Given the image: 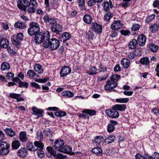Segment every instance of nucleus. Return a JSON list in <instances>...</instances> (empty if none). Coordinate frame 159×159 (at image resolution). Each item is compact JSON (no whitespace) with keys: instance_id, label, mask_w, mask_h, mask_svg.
<instances>
[{"instance_id":"obj_1","label":"nucleus","mask_w":159,"mask_h":159,"mask_svg":"<svg viewBox=\"0 0 159 159\" xmlns=\"http://www.w3.org/2000/svg\"><path fill=\"white\" fill-rule=\"evenodd\" d=\"M59 40L55 39H48L47 40H44L43 42V46L46 48L49 47L52 50L57 49L60 45Z\"/></svg>"},{"instance_id":"obj_2","label":"nucleus","mask_w":159,"mask_h":159,"mask_svg":"<svg viewBox=\"0 0 159 159\" xmlns=\"http://www.w3.org/2000/svg\"><path fill=\"white\" fill-rule=\"evenodd\" d=\"M49 38V33L48 31L43 34L38 33L35 35L34 40L37 44L41 43L44 40H47Z\"/></svg>"},{"instance_id":"obj_3","label":"nucleus","mask_w":159,"mask_h":159,"mask_svg":"<svg viewBox=\"0 0 159 159\" xmlns=\"http://www.w3.org/2000/svg\"><path fill=\"white\" fill-rule=\"evenodd\" d=\"M30 26L28 30V33L29 35L32 36L39 32L40 27L37 22H32L30 24Z\"/></svg>"},{"instance_id":"obj_4","label":"nucleus","mask_w":159,"mask_h":159,"mask_svg":"<svg viewBox=\"0 0 159 159\" xmlns=\"http://www.w3.org/2000/svg\"><path fill=\"white\" fill-rule=\"evenodd\" d=\"M117 85V83L116 81L112 80H109L107 82V84L104 86L105 89L108 91V92H111L112 89L116 87Z\"/></svg>"},{"instance_id":"obj_5","label":"nucleus","mask_w":159,"mask_h":159,"mask_svg":"<svg viewBox=\"0 0 159 159\" xmlns=\"http://www.w3.org/2000/svg\"><path fill=\"white\" fill-rule=\"evenodd\" d=\"M29 1L26 0H20L18 2L17 6L20 10L26 11V8L29 7Z\"/></svg>"},{"instance_id":"obj_6","label":"nucleus","mask_w":159,"mask_h":159,"mask_svg":"<svg viewBox=\"0 0 159 159\" xmlns=\"http://www.w3.org/2000/svg\"><path fill=\"white\" fill-rule=\"evenodd\" d=\"M105 112L109 116L112 118H117L119 116V112L114 108L111 110H106Z\"/></svg>"},{"instance_id":"obj_7","label":"nucleus","mask_w":159,"mask_h":159,"mask_svg":"<svg viewBox=\"0 0 159 159\" xmlns=\"http://www.w3.org/2000/svg\"><path fill=\"white\" fill-rule=\"evenodd\" d=\"M64 141L61 140L56 141L54 142V146L55 149L58 151L60 152L61 150L64 146Z\"/></svg>"},{"instance_id":"obj_8","label":"nucleus","mask_w":159,"mask_h":159,"mask_svg":"<svg viewBox=\"0 0 159 159\" xmlns=\"http://www.w3.org/2000/svg\"><path fill=\"white\" fill-rule=\"evenodd\" d=\"M43 20L45 23H49L51 25V26H52L57 23L56 20L54 18L50 17L48 15L45 16L43 18Z\"/></svg>"},{"instance_id":"obj_9","label":"nucleus","mask_w":159,"mask_h":159,"mask_svg":"<svg viewBox=\"0 0 159 159\" xmlns=\"http://www.w3.org/2000/svg\"><path fill=\"white\" fill-rule=\"evenodd\" d=\"M71 70L67 66H65L61 69L60 72V75L61 77H64L70 74Z\"/></svg>"},{"instance_id":"obj_10","label":"nucleus","mask_w":159,"mask_h":159,"mask_svg":"<svg viewBox=\"0 0 159 159\" xmlns=\"http://www.w3.org/2000/svg\"><path fill=\"white\" fill-rule=\"evenodd\" d=\"M141 50L139 48L135 49V52L133 51L128 55L129 58L131 59H134L135 56H140L142 55Z\"/></svg>"},{"instance_id":"obj_11","label":"nucleus","mask_w":159,"mask_h":159,"mask_svg":"<svg viewBox=\"0 0 159 159\" xmlns=\"http://www.w3.org/2000/svg\"><path fill=\"white\" fill-rule=\"evenodd\" d=\"M92 29L93 30L98 33L101 34L102 33V26L96 23H92Z\"/></svg>"},{"instance_id":"obj_12","label":"nucleus","mask_w":159,"mask_h":159,"mask_svg":"<svg viewBox=\"0 0 159 159\" xmlns=\"http://www.w3.org/2000/svg\"><path fill=\"white\" fill-rule=\"evenodd\" d=\"M122 24L120 20L115 21L111 26V28L113 30H118L122 27Z\"/></svg>"},{"instance_id":"obj_13","label":"nucleus","mask_w":159,"mask_h":159,"mask_svg":"<svg viewBox=\"0 0 159 159\" xmlns=\"http://www.w3.org/2000/svg\"><path fill=\"white\" fill-rule=\"evenodd\" d=\"M50 29L52 31L57 33L62 31V26L57 23L52 26H51Z\"/></svg>"},{"instance_id":"obj_14","label":"nucleus","mask_w":159,"mask_h":159,"mask_svg":"<svg viewBox=\"0 0 159 159\" xmlns=\"http://www.w3.org/2000/svg\"><path fill=\"white\" fill-rule=\"evenodd\" d=\"M60 152L70 154L71 155L75 154L74 152H72L71 148L67 145H64L62 148Z\"/></svg>"},{"instance_id":"obj_15","label":"nucleus","mask_w":159,"mask_h":159,"mask_svg":"<svg viewBox=\"0 0 159 159\" xmlns=\"http://www.w3.org/2000/svg\"><path fill=\"white\" fill-rule=\"evenodd\" d=\"M146 40L145 36L143 34H141L138 37L137 42L140 46H143L145 44Z\"/></svg>"},{"instance_id":"obj_16","label":"nucleus","mask_w":159,"mask_h":159,"mask_svg":"<svg viewBox=\"0 0 159 159\" xmlns=\"http://www.w3.org/2000/svg\"><path fill=\"white\" fill-rule=\"evenodd\" d=\"M20 96L21 95L19 94L11 93L10 94V97L12 98L16 99L17 102L23 101L24 100V99L22 97L19 98Z\"/></svg>"},{"instance_id":"obj_17","label":"nucleus","mask_w":159,"mask_h":159,"mask_svg":"<svg viewBox=\"0 0 159 159\" xmlns=\"http://www.w3.org/2000/svg\"><path fill=\"white\" fill-rule=\"evenodd\" d=\"M104 10L107 12L109 11V7L111 8H112L113 7L112 5V1H105L104 3Z\"/></svg>"},{"instance_id":"obj_18","label":"nucleus","mask_w":159,"mask_h":159,"mask_svg":"<svg viewBox=\"0 0 159 159\" xmlns=\"http://www.w3.org/2000/svg\"><path fill=\"white\" fill-rule=\"evenodd\" d=\"M116 139L114 135H111L107 137L104 140V142L105 143H110L113 142Z\"/></svg>"},{"instance_id":"obj_19","label":"nucleus","mask_w":159,"mask_h":159,"mask_svg":"<svg viewBox=\"0 0 159 159\" xmlns=\"http://www.w3.org/2000/svg\"><path fill=\"white\" fill-rule=\"evenodd\" d=\"M32 110L34 112V114L38 116V118L42 116V114L43 112V110L38 109L35 107H33Z\"/></svg>"},{"instance_id":"obj_20","label":"nucleus","mask_w":159,"mask_h":159,"mask_svg":"<svg viewBox=\"0 0 159 159\" xmlns=\"http://www.w3.org/2000/svg\"><path fill=\"white\" fill-rule=\"evenodd\" d=\"M159 28V24L154 23L150 26L149 30L153 33H155L157 31Z\"/></svg>"},{"instance_id":"obj_21","label":"nucleus","mask_w":159,"mask_h":159,"mask_svg":"<svg viewBox=\"0 0 159 159\" xmlns=\"http://www.w3.org/2000/svg\"><path fill=\"white\" fill-rule=\"evenodd\" d=\"M17 154L20 157H24L27 155V151L25 148H21L18 150Z\"/></svg>"},{"instance_id":"obj_22","label":"nucleus","mask_w":159,"mask_h":159,"mask_svg":"<svg viewBox=\"0 0 159 159\" xmlns=\"http://www.w3.org/2000/svg\"><path fill=\"white\" fill-rule=\"evenodd\" d=\"M19 138L20 141L23 142H26L28 140L26 132H21L20 133Z\"/></svg>"},{"instance_id":"obj_23","label":"nucleus","mask_w":159,"mask_h":159,"mask_svg":"<svg viewBox=\"0 0 159 159\" xmlns=\"http://www.w3.org/2000/svg\"><path fill=\"white\" fill-rule=\"evenodd\" d=\"M138 43L136 39H133L129 44V48L131 49H133L137 47Z\"/></svg>"},{"instance_id":"obj_24","label":"nucleus","mask_w":159,"mask_h":159,"mask_svg":"<svg viewBox=\"0 0 159 159\" xmlns=\"http://www.w3.org/2000/svg\"><path fill=\"white\" fill-rule=\"evenodd\" d=\"M113 108L116 110H118L121 111H125L126 108V105L125 104H116L114 106Z\"/></svg>"},{"instance_id":"obj_25","label":"nucleus","mask_w":159,"mask_h":159,"mask_svg":"<svg viewBox=\"0 0 159 159\" xmlns=\"http://www.w3.org/2000/svg\"><path fill=\"white\" fill-rule=\"evenodd\" d=\"M97 69L96 67H91L90 68L89 70L86 71V73L91 75H96L97 73Z\"/></svg>"},{"instance_id":"obj_26","label":"nucleus","mask_w":159,"mask_h":159,"mask_svg":"<svg viewBox=\"0 0 159 159\" xmlns=\"http://www.w3.org/2000/svg\"><path fill=\"white\" fill-rule=\"evenodd\" d=\"M92 152L94 154L99 156H101L102 152V149L99 147H98L94 148L92 149Z\"/></svg>"},{"instance_id":"obj_27","label":"nucleus","mask_w":159,"mask_h":159,"mask_svg":"<svg viewBox=\"0 0 159 159\" xmlns=\"http://www.w3.org/2000/svg\"><path fill=\"white\" fill-rule=\"evenodd\" d=\"M103 139L102 136H98L96 137L93 143L96 146L99 145L103 141Z\"/></svg>"},{"instance_id":"obj_28","label":"nucleus","mask_w":159,"mask_h":159,"mask_svg":"<svg viewBox=\"0 0 159 159\" xmlns=\"http://www.w3.org/2000/svg\"><path fill=\"white\" fill-rule=\"evenodd\" d=\"M61 95L67 98H70L74 96V94L73 92L67 90L62 92L61 93Z\"/></svg>"},{"instance_id":"obj_29","label":"nucleus","mask_w":159,"mask_h":159,"mask_svg":"<svg viewBox=\"0 0 159 159\" xmlns=\"http://www.w3.org/2000/svg\"><path fill=\"white\" fill-rule=\"evenodd\" d=\"M12 43L16 45L20 44V41L18 39L16 35H13L11 37Z\"/></svg>"},{"instance_id":"obj_30","label":"nucleus","mask_w":159,"mask_h":159,"mask_svg":"<svg viewBox=\"0 0 159 159\" xmlns=\"http://www.w3.org/2000/svg\"><path fill=\"white\" fill-rule=\"evenodd\" d=\"M34 69L36 72L39 74H42L43 73V70L42 66L39 64H37L35 65Z\"/></svg>"},{"instance_id":"obj_31","label":"nucleus","mask_w":159,"mask_h":159,"mask_svg":"<svg viewBox=\"0 0 159 159\" xmlns=\"http://www.w3.org/2000/svg\"><path fill=\"white\" fill-rule=\"evenodd\" d=\"M1 68L2 70H8L10 68V66L9 63L4 62L1 64Z\"/></svg>"},{"instance_id":"obj_32","label":"nucleus","mask_w":159,"mask_h":159,"mask_svg":"<svg viewBox=\"0 0 159 159\" xmlns=\"http://www.w3.org/2000/svg\"><path fill=\"white\" fill-rule=\"evenodd\" d=\"M83 20L84 22L87 24H90L92 22V17L88 14L85 15L83 17Z\"/></svg>"},{"instance_id":"obj_33","label":"nucleus","mask_w":159,"mask_h":159,"mask_svg":"<svg viewBox=\"0 0 159 159\" xmlns=\"http://www.w3.org/2000/svg\"><path fill=\"white\" fill-rule=\"evenodd\" d=\"M47 150L51 155L53 156L54 157H56L57 154L56 151L54 150L53 148L48 146L47 148Z\"/></svg>"},{"instance_id":"obj_34","label":"nucleus","mask_w":159,"mask_h":159,"mask_svg":"<svg viewBox=\"0 0 159 159\" xmlns=\"http://www.w3.org/2000/svg\"><path fill=\"white\" fill-rule=\"evenodd\" d=\"M130 61L127 58H123L121 61V63L125 68H127L129 65Z\"/></svg>"},{"instance_id":"obj_35","label":"nucleus","mask_w":159,"mask_h":159,"mask_svg":"<svg viewBox=\"0 0 159 159\" xmlns=\"http://www.w3.org/2000/svg\"><path fill=\"white\" fill-rule=\"evenodd\" d=\"M142 64L148 65L149 64V60L147 57H144L141 58L139 61Z\"/></svg>"},{"instance_id":"obj_36","label":"nucleus","mask_w":159,"mask_h":159,"mask_svg":"<svg viewBox=\"0 0 159 159\" xmlns=\"http://www.w3.org/2000/svg\"><path fill=\"white\" fill-rule=\"evenodd\" d=\"M26 148L27 150L30 151H35L37 150V149H35L34 148V146L33 143L28 142L26 144Z\"/></svg>"},{"instance_id":"obj_37","label":"nucleus","mask_w":159,"mask_h":159,"mask_svg":"<svg viewBox=\"0 0 159 159\" xmlns=\"http://www.w3.org/2000/svg\"><path fill=\"white\" fill-rule=\"evenodd\" d=\"M9 42L8 40L6 39L3 38L1 41L0 45L2 48H7L9 45Z\"/></svg>"},{"instance_id":"obj_38","label":"nucleus","mask_w":159,"mask_h":159,"mask_svg":"<svg viewBox=\"0 0 159 159\" xmlns=\"http://www.w3.org/2000/svg\"><path fill=\"white\" fill-rule=\"evenodd\" d=\"M6 133L10 137H13L15 135V133L11 128H6L5 130Z\"/></svg>"},{"instance_id":"obj_39","label":"nucleus","mask_w":159,"mask_h":159,"mask_svg":"<svg viewBox=\"0 0 159 159\" xmlns=\"http://www.w3.org/2000/svg\"><path fill=\"white\" fill-rule=\"evenodd\" d=\"M14 26L15 27L19 29H23L25 27V25L24 23L20 21L16 22L14 25Z\"/></svg>"},{"instance_id":"obj_40","label":"nucleus","mask_w":159,"mask_h":159,"mask_svg":"<svg viewBox=\"0 0 159 159\" xmlns=\"http://www.w3.org/2000/svg\"><path fill=\"white\" fill-rule=\"evenodd\" d=\"M82 112V113H86L91 116H93L96 113V111L95 110L87 109H84Z\"/></svg>"},{"instance_id":"obj_41","label":"nucleus","mask_w":159,"mask_h":159,"mask_svg":"<svg viewBox=\"0 0 159 159\" xmlns=\"http://www.w3.org/2000/svg\"><path fill=\"white\" fill-rule=\"evenodd\" d=\"M71 37V35L67 32L63 33L62 34V38L64 42L69 40Z\"/></svg>"},{"instance_id":"obj_42","label":"nucleus","mask_w":159,"mask_h":159,"mask_svg":"<svg viewBox=\"0 0 159 159\" xmlns=\"http://www.w3.org/2000/svg\"><path fill=\"white\" fill-rule=\"evenodd\" d=\"M34 144L36 147L39 148V149H43L44 145L41 141H35L34 143Z\"/></svg>"},{"instance_id":"obj_43","label":"nucleus","mask_w":159,"mask_h":159,"mask_svg":"<svg viewBox=\"0 0 159 159\" xmlns=\"http://www.w3.org/2000/svg\"><path fill=\"white\" fill-rule=\"evenodd\" d=\"M20 145V143L19 141L15 140L12 142V148L15 149L18 148Z\"/></svg>"},{"instance_id":"obj_44","label":"nucleus","mask_w":159,"mask_h":159,"mask_svg":"<svg viewBox=\"0 0 159 159\" xmlns=\"http://www.w3.org/2000/svg\"><path fill=\"white\" fill-rule=\"evenodd\" d=\"M112 17V13L110 12H108L104 16V20L106 21H109Z\"/></svg>"},{"instance_id":"obj_45","label":"nucleus","mask_w":159,"mask_h":159,"mask_svg":"<svg viewBox=\"0 0 159 159\" xmlns=\"http://www.w3.org/2000/svg\"><path fill=\"white\" fill-rule=\"evenodd\" d=\"M0 146L2 148H8L10 147V145L6 142L2 141L1 142Z\"/></svg>"},{"instance_id":"obj_46","label":"nucleus","mask_w":159,"mask_h":159,"mask_svg":"<svg viewBox=\"0 0 159 159\" xmlns=\"http://www.w3.org/2000/svg\"><path fill=\"white\" fill-rule=\"evenodd\" d=\"M149 48L153 52H157L158 49V47L157 46L153 44H151L149 45Z\"/></svg>"},{"instance_id":"obj_47","label":"nucleus","mask_w":159,"mask_h":159,"mask_svg":"<svg viewBox=\"0 0 159 159\" xmlns=\"http://www.w3.org/2000/svg\"><path fill=\"white\" fill-rule=\"evenodd\" d=\"M129 101L128 98H118L116 99V102H117L120 103H127Z\"/></svg>"},{"instance_id":"obj_48","label":"nucleus","mask_w":159,"mask_h":159,"mask_svg":"<svg viewBox=\"0 0 159 159\" xmlns=\"http://www.w3.org/2000/svg\"><path fill=\"white\" fill-rule=\"evenodd\" d=\"M115 129L114 125L112 124H108L107 127V131L109 133H111Z\"/></svg>"},{"instance_id":"obj_49","label":"nucleus","mask_w":159,"mask_h":159,"mask_svg":"<svg viewBox=\"0 0 159 159\" xmlns=\"http://www.w3.org/2000/svg\"><path fill=\"white\" fill-rule=\"evenodd\" d=\"M44 132L47 136L51 137L52 135V131L49 129H44Z\"/></svg>"},{"instance_id":"obj_50","label":"nucleus","mask_w":159,"mask_h":159,"mask_svg":"<svg viewBox=\"0 0 159 159\" xmlns=\"http://www.w3.org/2000/svg\"><path fill=\"white\" fill-rule=\"evenodd\" d=\"M55 115L56 116L61 117L66 116V113L64 111H59L55 112Z\"/></svg>"},{"instance_id":"obj_51","label":"nucleus","mask_w":159,"mask_h":159,"mask_svg":"<svg viewBox=\"0 0 159 159\" xmlns=\"http://www.w3.org/2000/svg\"><path fill=\"white\" fill-rule=\"evenodd\" d=\"M36 8L33 7H30L26 8V11L29 13H34L35 12Z\"/></svg>"},{"instance_id":"obj_52","label":"nucleus","mask_w":159,"mask_h":159,"mask_svg":"<svg viewBox=\"0 0 159 159\" xmlns=\"http://www.w3.org/2000/svg\"><path fill=\"white\" fill-rule=\"evenodd\" d=\"M19 86L20 87H24L27 88L28 86V84L26 82H23L21 81H20L19 82Z\"/></svg>"},{"instance_id":"obj_53","label":"nucleus","mask_w":159,"mask_h":159,"mask_svg":"<svg viewBox=\"0 0 159 159\" xmlns=\"http://www.w3.org/2000/svg\"><path fill=\"white\" fill-rule=\"evenodd\" d=\"M120 78V76L118 74H114L112 75V77L111 78V80H112L116 82Z\"/></svg>"},{"instance_id":"obj_54","label":"nucleus","mask_w":159,"mask_h":159,"mask_svg":"<svg viewBox=\"0 0 159 159\" xmlns=\"http://www.w3.org/2000/svg\"><path fill=\"white\" fill-rule=\"evenodd\" d=\"M29 7L31 5L35 7H38V4L37 2L34 0H30V2H29Z\"/></svg>"},{"instance_id":"obj_55","label":"nucleus","mask_w":159,"mask_h":159,"mask_svg":"<svg viewBox=\"0 0 159 159\" xmlns=\"http://www.w3.org/2000/svg\"><path fill=\"white\" fill-rule=\"evenodd\" d=\"M56 158L57 159H67V156L59 153L57 154Z\"/></svg>"},{"instance_id":"obj_56","label":"nucleus","mask_w":159,"mask_h":159,"mask_svg":"<svg viewBox=\"0 0 159 159\" xmlns=\"http://www.w3.org/2000/svg\"><path fill=\"white\" fill-rule=\"evenodd\" d=\"M43 149H39L37 152L38 156L40 158H42L44 157V153Z\"/></svg>"},{"instance_id":"obj_57","label":"nucleus","mask_w":159,"mask_h":159,"mask_svg":"<svg viewBox=\"0 0 159 159\" xmlns=\"http://www.w3.org/2000/svg\"><path fill=\"white\" fill-rule=\"evenodd\" d=\"M34 71L33 70H29L27 73V75L29 78H33Z\"/></svg>"},{"instance_id":"obj_58","label":"nucleus","mask_w":159,"mask_h":159,"mask_svg":"<svg viewBox=\"0 0 159 159\" xmlns=\"http://www.w3.org/2000/svg\"><path fill=\"white\" fill-rule=\"evenodd\" d=\"M86 35L89 39H92L94 37L93 33L89 30L86 33Z\"/></svg>"},{"instance_id":"obj_59","label":"nucleus","mask_w":159,"mask_h":159,"mask_svg":"<svg viewBox=\"0 0 159 159\" xmlns=\"http://www.w3.org/2000/svg\"><path fill=\"white\" fill-rule=\"evenodd\" d=\"M155 15H152L149 16L146 19V21L147 23H148L151 22L152 20L155 18Z\"/></svg>"},{"instance_id":"obj_60","label":"nucleus","mask_w":159,"mask_h":159,"mask_svg":"<svg viewBox=\"0 0 159 159\" xmlns=\"http://www.w3.org/2000/svg\"><path fill=\"white\" fill-rule=\"evenodd\" d=\"M130 4L127 2H122L120 4V5L122 8H126L129 6Z\"/></svg>"},{"instance_id":"obj_61","label":"nucleus","mask_w":159,"mask_h":159,"mask_svg":"<svg viewBox=\"0 0 159 159\" xmlns=\"http://www.w3.org/2000/svg\"><path fill=\"white\" fill-rule=\"evenodd\" d=\"M110 32L111 33L109 35L112 38H115L117 34V32L115 30H111Z\"/></svg>"},{"instance_id":"obj_62","label":"nucleus","mask_w":159,"mask_h":159,"mask_svg":"<svg viewBox=\"0 0 159 159\" xmlns=\"http://www.w3.org/2000/svg\"><path fill=\"white\" fill-rule=\"evenodd\" d=\"M140 27V25L139 24L134 25L131 28V30L133 31L137 30Z\"/></svg>"},{"instance_id":"obj_63","label":"nucleus","mask_w":159,"mask_h":159,"mask_svg":"<svg viewBox=\"0 0 159 159\" xmlns=\"http://www.w3.org/2000/svg\"><path fill=\"white\" fill-rule=\"evenodd\" d=\"M151 111L155 115L157 116L159 114V110L157 108H153L152 109Z\"/></svg>"},{"instance_id":"obj_64","label":"nucleus","mask_w":159,"mask_h":159,"mask_svg":"<svg viewBox=\"0 0 159 159\" xmlns=\"http://www.w3.org/2000/svg\"><path fill=\"white\" fill-rule=\"evenodd\" d=\"M14 74L12 72L8 73L6 75V78L7 79H11L14 76Z\"/></svg>"}]
</instances>
